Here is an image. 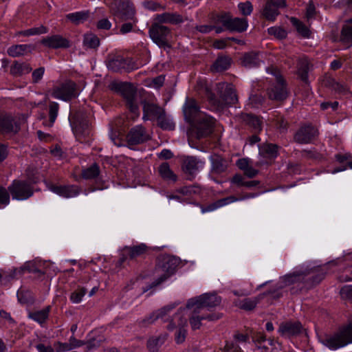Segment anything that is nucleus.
Listing matches in <instances>:
<instances>
[{"mask_svg": "<svg viewBox=\"0 0 352 352\" xmlns=\"http://www.w3.org/2000/svg\"><path fill=\"white\" fill-rule=\"evenodd\" d=\"M99 167L96 164L91 165L90 167L82 171V177L87 179H94L99 175Z\"/></svg>", "mask_w": 352, "mask_h": 352, "instance_id": "a19ab883", "label": "nucleus"}, {"mask_svg": "<svg viewBox=\"0 0 352 352\" xmlns=\"http://www.w3.org/2000/svg\"><path fill=\"white\" fill-rule=\"evenodd\" d=\"M231 182L238 186H243L245 184L243 177L241 175H235L232 179Z\"/></svg>", "mask_w": 352, "mask_h": 352, "instance_id": "338daca9", "label": "nucleus"}, {"mask_svg": "<svg viewBox=\"0 0 352 352\" xmlns=\"http://www.w3.org/2000/svg\"><path fill=\"white\" fill-rule=\"evenodd\" d=\"M284 6V0H270L267 2L263 14L267 19L273 21L278 14V8Z\"/></svg>", "mask_w": 352, "mask_h": 352, "instance_id": "aec40b11", "label": "nucleus"}, {"mask_svg": "<svg viewBox=\"0 0 352 352\" xmlns=\"http://www.w3.org/2000/svg\"><path fill=\"white\" fill-rule=\"evenodd\" d=\"M45 69L43 67H40L34 70L32 73V78L34 82H38L44 74Z\"/></svg>", "mask_w": 352, "mask_h": 352, "instance_id": "e2e57ef3", "label": "nucleus"}, {"mask_svg": "<svg viewBox=\"0 0 352 352\" xmlns=\"http://www.w3.org/2000/svg\"><path fill=\"white\" fill-rule=\"evenodd\" d=\"M158 124L163 129L173 130L175 129V123L173 120L170 118H166L164 113L157 120Z\"/></svg>", "mask_w": 352, "mask_h": 352, "instance_id": "ea45409f", "label": "nucleus"}, {"mask_svg": "<svg viewBox=\"0 0 352 352\" xmlns=\"http://www.w3.org/2000/svg\"><path fill=\"white\" fill-rule=\"evenodd\" d=\"M149 35L152 41L159 47H164L168 45L170 30L164 25L154 24L149 30Z\"/></svg>", "mask_w": 352, "mask_h": 352, "instance_id": "1a4fd4ad", "label": "nucleus"}, {"mask_svg": "<svg viewBox=\"0 0 352 352\" xmlns=\"http://www.w3.org/2000/svg\"><path fill=\"white\" fill-rule=\"evenodd\" d=\"M47 32V30L45 27L41 25L38 28H30L24 31H21L19 32V34L29 36L36 34H45Z\"/></svg>", "mask_w": 352, "mask_h": 352, "instance_id": "a18cd8bd", "label": "nucleus"}, {"mask_svg": "<svg viewBox=\"0 0 352 352\" xmlns=\"http://www.w3.org/2000/svg\"><path fill=\"white\" fill-rule=\"evenodd\" d=\"M89 16V12L88 11L76 12L66 15V18L76 25L85 22L88 19Z\"/></svg>", "mask_w": 352, "mask_h": 352, "instance_id": "7c9ffc66", "label": "nucleus"}, {"mask_svg": "<svg viewBox=\"0 0 352 352\" xmlns=\"http://www.w3.org/2000/svg\"><path fill=\"white\" fill-rule=\"evenodd\" d=\"M184 113L186 119L189 122H198L197 126V136L198 138H201L211 133L214 124V119L200 111L195 100L190 99L187 101L184 107Z\"/></svg>", "mask_w": 352, "mask_h": 352, "instance_id": "f257e3e1", "label": "nucleus"}, {"mask_svg": "<svg viewBox=\"0 0 352 352\" xmlns=\"http://www.w3.org/2000/svg\"><path fill=\"white\" fill-rule=\"evenodd\" d=\"M86 294V290L83 288L78 289L72 293L70 300L73 303H79Z\"/></svg>", "mask_w": 352, "mask_h": 352, "instance_id": "603ef678", "label": "nucleus"}, {"mask_svg": "<svg viewBox=\"0 0 352 352\" xmlns=\"http://www.w3.org/2000/svg\"><path fill=\"white\" fill-rule=\"evenodd\" d=\"M41 43L46 47L55 49L69 47V41L58 34L47 36L43 38Z\"/></svg>", "mask_w": 352, "mask_h": 352, "instance_id": "412c9836", "label": "nucleus"}, {"mask_svg": "<svg viewBox=\"0 0 352 352\" xmlns=\"http://www.w3.org/2000/svg\"><path fill=\"white\" fill-rule=\"evenodd\" d=\"M261 60L260 54L256 53L246 54L243 58V65L248 68H252L260 65Z\"/></svg>", "mask_w": 352, "mask_h": 352, "instance_id": "c85d7f7f", "label": "nucleus"}, {"mask_svg": "<svg viewBox=\"0 0 352 352\" xmlns=\"http://www.w3.org/2000/svg\"><path fill=\"white\" fill-rule=\"evenodd\" d=\"M125 60L120 56L109 60L107 67L109 69L118 72L124 67Z\"/></svg>", "mask_w": 352, "mask_h": 352, "instance_id": "58836bf2", "label": "nucleus"}, {"mask_svg": "<svg viewBox=\"0 0 352 352\" xmlns=\"http://www.w3.org/2000/svg\"><path fill=\"white\" fill-rule=\"evenodd\" d=\"M322 343L331 350H337L352 343V324L332 335L327 336L322 340Z\"/></svg>", "mask_w": 352, "mask_h": 352, "instance_id": "7ed1b4c3", "label": "nucleus"}, {"mask_svg": "<svg viewBox=\"0 0 352 352\" xmlns=\"http://www.w3.org/2000/svg\"><path fill=\"white\" fill-rule=\"evenodd\" d=\"M50 95L56 99L68 101L78 95L74 82L67 81L50 91Z\"/></svg>", "mask_w": 352, "mask_h": 352, "instance_id": "0eeeda50", "label": "nucleus"}, {"mask_svg": "<svg viewBox=\"0 0 352 352\" xmlns=\"http://www.w3.org/2000/svg\"><path fill=\"white\" fill-rule=\"evenodd\" d=\"M174 323L177 325V330L175 335V340L177 344H182L185 341L187 334V318L177 317V314L173 318Z\"/></svg>", "mask_w": 352, "mask_h": 352, "instance_id": "6ab92c4d", "label": "nucleus"}, {"mask_svg": "<svg viewBox=\"0 0 352 352\" xmlns=\"http://www.w3.org/2000/svg\"><path fill=\"white\" fill-rule=\"evenodd\" d=\"M215 21L221 23L223 26L229 30L243 32L247 30L248 23L245 18H234L232 19L228 13L218 15L215 19Z\"/></svg>", "mask_w": 352, "mask_h": 352, "instance_id": "423d86ee", "label": "nucleus"}, {"mask_svg": "<svg viewBox=\"0 0 352 352\" xmlns=\"http://www.w3.org/2000/svg\"><path fill=\"white\" fill-rule=\"evenodd\" d=\"M84 45L89 48H96L99 45L98 38L93 34H87L85 35Z\"/></svg>", "mask_w": 352, "mask_h": 352, "instance_id": "37998d69", "label": "nucleus"}, {"mask_svg": "<svg viewBox=\"0 0 352 352\" xmlns=\"http://www.w3.org/2000/svg\"><path fill=\"white\" fill-rule=\"evenodd\" d=\"M230 65V59L228 57H219L212 65L211 69L219 72L227 69Z\"/></svg>", "mask_w": 352, "mask_h": 352, "instance_id": "c9c22d12", "label": "nucleus"}, {"mask_svg": "<svg viewBox=\"0 0 352 352\" xmlns=\"http://www.w3.org/2000/svg\"><path fill=\"white\" fill-rule=\"evenodd\" d=\"M217 90L220 92V97L223 102H217L214 100L211 99V102L215 105L217 110L222 109L226 105L234 104L236 100V95L232 85L226 82H221L217 85Z\"/></svg>", "mask_w": 352, "mask_h": 352, "instance_id": "39448f33", "label": "nucleus"}, {"mask_svg": "<svg viewBox=\"0 0 352 352\" xmlns=\"http://www.w3.org/2000/svg\"><path fill=\"white\" fill-rule=\"evenodd\" d=\"M263 98L256 94L250 96L247 106L250 108H258L263 103Z\"/></svg>", "mask_w": 352, "mask_h": 352, "instance_id": "49530a36", "label": "nucleus"}, {"mask_svg": "<svg viewBox=\"0 0 352 352\" xmlns=\"http://www.w3.org/2000/svg\"><path fill=\"white\" fill-rule=\"evenodd\" d=\"M50 311V307H47L42 310L30 313L29 316L31 319L38 322L39 324L43 323L47 318Z\"/></svg>", "mask_w": 352, "mask_h": 352, "instance_id": "4c0bfd02", "label": "nucleus"}, {"mask_svg": "<svg viewBox=\"0 0 352 352\" xmlns=\"http://www.w3.org/2000/svg\"><path fill=\"white\" fill-rule=\"evenodd\" d=\"M340 295L342 298L352 299V285L343 287L341 289Z\"/></svg>", "mask_w": 352, "mask_h": 352, "instance_id": "bf43d9fd", "label": "nucleus"}, {"mask_svg": "<svg viewBox=\"0 0 352 352\" xmlns=\"http://www.w3.org/2000/svg\"><path fill=\"white\" fill-rule=\"evenodd\" d=\"M89 124L87 123L79 124L74 126V131L76 135H87L89 134Z\"/></svg>", "mask_w": 352, "mask_h": 352, "instance_id": "6e6d98bb", "label": "nucleus"}, {"mask_svg": "<svg viewBox=\"0 0 352 352\" xmlns=\"http://www.w3.org/2000/svg\"><path fill=\"white\" fill-rule=\"evenodd\" d=\"M111 10L116 19L121 21H134L135 11L133 5L128 1L115 0L111 6Z\"/></svg>", "mask_w": 352, "mask_h": 352, "instance_id": "20e7f679", "label": "nucleus"}, {"mask_svg": "<svg viewBox=\"0 0 352 352\" xmlns=\"http://www.w3.org/2000/svg\"><path fill=\"white\" fill-rule=\"evenodd\" d=\"M111 23L107 19H102L97 23V28L99 30H109Z\"/></svg>", "mask_w": 352, "mask_h": 352, "instance_id": "680f3d73", "label": "nucleus"}, {"mask_svg": "<svg viewBox=\"0 0 352 352\" xmlns=\"http://www.w3.org/2000/svg\"><path fill=\"white\" fill-rule=\"evenodd\" d=\"M10 203V195L5 188L0 186V204L4 206Z\"/></svg>", "mask_w": 352, "mask_h": 352, "instance_id": "4d7b16f0", "label": "nucleus"}, {"mask_svg": "<svg viewBox=\"0 0 352 352\" xmlns=\"http://www.w3.org/2000/svg\"><path fill=\"white\" fill-rule=\"evenodd\" d=\"M54 347L57 352H66L72 350L69 342L62 343L58 342L54 344Z\"/></svg>", "mask_w": 352, "mask_h": 352, "instance_id": "052dcab7", "label": "nucleus"}, {"mask_svg": "<svg viewBox=\"0 0 352 352\" xmlns=\"http://www.w3.org/2000/svg\"><path fill=\"white\" fill-rule=\"evenodd\" d=\"M315 15V7L313 4H309L306 10V17L308 21L311 19Z\"/></svg>", "mask_w": 352, "mask_h": 352, "instance_id": "774afa93", "label": "nucleus"}, {"mask_svg": "<svg viewBox=\"0 0 352 352\" xmlns=\"http://www.w3.org/2000/svg\"><path fill=\"white\" fill-rule=\"evenodd\" d=\"M175 307L174 305H168L166 307H163L160 310L158 311L157 314H153L148 318L144 319L142 320V326H144L147 324H151L157 318H162L165 316L168 311L172 310Z\"/></svg>", "mask_w": 352, "mask_h": 352, "instance_id": "72a5a7b5", "label": "nucleus"}, {"mask_svg": "<svg viewBox=\"0 0 352 352\" xmlns=\"http://www.w3.org/2000/svg\"><path fill=\"white\" fill-rule=\"evenodd\" d=\"M211 162V171L216 174L224 172L227 168L226 162L220 156L214 155L210 157Z\"/></svg>", "mask_w": 352, "mask_h": 352, "instance_id": "bb28decb", "label": "nucleus"}, {"mask_svg": "<svg viewBox=\"0 0 352 352\" xmlns=\"http://www.w3.org/2000/svg\"><path fill=\"white\" fill-rule=\"evenodd\" d=\"M317 130L311 126H305L299 129L295 135V140L298 143L307 144L317 135Z\"/></svg>", "mask_w": 352, "mask_h": 352, "instance_id": "dca6fc26", "label": "nucleus"}, {"mask_svg": "<svg viewBox=\"0 0 352 352\" xmlns=\"http://www.w3.org/2000/svg\"><path fill=\"white\" fill-rule=\"evenodd\" d=\"M36 348L38 352H54V349L50 345L38 344L36 346Z\"/></svg>", "mask_w": 352, "mask_h": 352, "instance_id": "69168bd1", "label": "nucleus"}, {"mask_svg": "<svg viewBox=\"0 0 352 352\" xmlns=\"http://www.w3.org/2000/svg\"><path fill=\"white\" fill-rule=\"evenodd\" d=\"M259 155L266 159L265 160H263V163H268L270 161L276 157L278 155L277 146L270 144H264L259 147Z\"/></svg>", "mask_w": 352, "mask_h": 352, "instance_id": "b1692460", "label": "nucleus"}, {"mask_svg": "<svg viewBox=\"0 0 352 352\" xmlns=\"http://www.w3.org/2000/svg\"><path fill=\"white\" fill-rule=\"evenodd\" d=\"M59 105L56 102H52L50 104V120L51 122V125L54 124L55 122L58 112Z\"/></svg>", "mask_w": 352, "mask_h": 352, "instance_id": "3c124183", "label": "nucleus"}, {"mask_svg": "<svg viewBox=\"0 0 352 352\" xmlns=\"http://www.w3.org/2000/svg\"><path fill=\"white\" fill-rule=\"evenodd\" d=\"M200 307L194 304L192 300H188L186 307L179 309L177 313V317L179 316L184 318V314H187L189 318L190 327L193 330L199 329L202 324L201 321L204 320L213 321L221 318L220 314H207Z\"/></svg>", "mask_w": 352, "mask_h": 352, "instance_id": "f03ea898", "label": "nucleus"}, {"mask_svg": "<svg viewBox=\"0 0 352 352\" xmlns=\"http://www.w3.org/2000/svg\"><path fill=\"white\" fill-rule=\"evenodd\" d=\"M250 160L248 158L239 159L236 162V165L242 170L245 175L249 177H253L257 174V171L250 165Z\"/></svg>", "mask_w": 352, "mask_h": 352, "instance_id": "c756f323", "label": "nucleus"}, {"mask_svg": "<svg viewBox=\"0 0 352 352\" xmlns=\"http://www.w3.org/2000/svg\"><path fill=\"white\" fill-rule=\"evenodd\" d=\"M175 264L174 258H164L163 264L162 265H158L155 269L156 273L158 276H160V278L155 283V285L160 284L175 272Z\"/></svg>", "mask_w": 352, "mask_h": 352, "instance_id": "9b49d317", "label": "nucleus"}, {"mask_svg": "<svg viewBox=\"0 0 352 352\" xmlns=\"http://www.w3.org/2000/svg\"><path fill=\"white\" fill-rule=\"evenodd\" d=\"M21 122L10 116L0 115V131L3 133H15L19 130Z\"/></svg>", "mask_w": 352, "mask_h": 352, "instance_id": "f8f14e48", "label": "nucleus"}, {"mask_svg": "<svg viewBox=\"0 0 352 352\" xmlns=\"http://www.w3.org/2000/svg\"><path fill=\"white\" fill-rule=\"evenodd\" d=\"M189 300H192L197 306L201 307L200 309L203 311L218 306L221 301L219 296L213 294H204Z\"/></svg>", "mask_w": 352, "mask_h": 352, "instance_id": "9d476101", "label": "nucleus"}, {"mask_svg": "<svg viewBox=\"0 0 352 352\" xmlns=\"http://www.w3.org/2000/svg\"><path fill=\"white\" fill-rule=\"evenodd\" d=\"M163 342L164 339L161 337H152L148 340L147 347L151 352H156Z\"/></svg>", "mask_w": 352, "mask_h": 352, "instance_id": "79ce46f5", "label": "nucleus"}, {"mask_svg": "<svg viewBox=\"0 0 352 352\" xmlns=\"http://www.w3.org/2000/svg\"><path fill=\"white\" fill-rule=\"evenodd\" d=\"M248 122L256 130L261 129L262 122L258 117L249 116Z\"/></svg>", "mask_w": 352, "mask_h": 352, "instance_id": "13d9d810", "label": "nucleus"}, {"mask_svg": "<svg viewBox=\"0 0 352 352\" xmlns=\"http://www.w3.org/2000/svg\"><path fill=\"white\" fill-rule=\"evenodd\" d=\"M240 12L243 15H250L253 10L252 3L250 1H245L244 3H240L238 5Z\"/></svg>", "mask_w": 352, "mask_h": 352, "instance_id": "5fc2aeb1", "label": "nucleus"}, {"mask_svg": "<svg viewBox=\"0 0 352 352\" xmlns=\"http://www.w3.org/2000/svg\"><path fill=\"white\" fill-rule=\"evenodd\" d=\"M31 46L25 44L16 45L10 47L8 49V54L12 57L23 56L30 51Z\"/></svg>", "mask_w": 352, "mask_h": 352, "instance_id": "2f4dec72", "label": "nucleus"}, {"mask_svg": "<svg viewBox=\"0 0 352 352\" xmlns=\"http://www.w3.org/2000/svg\"><path fill=\"white\" fill-rule=\"evenodd\" d=\"M31 70L32 68L28 64L18 62L14 63L10 68V72L14 76L26 74L30 73Z\"/></svg>", "mask_w": 352, "mask_h": 352, "instance_id": "473e14b6", "label": "nucleus"}, {"mask_svg": "<svg viewBox=\"0 0 352 352\" xmlns=\"http://www.w3.org/2000/svg\"><path fill=\"white\" fill-rule=\"evenodd\" d=\"M341 41L343 43H352V27L344 26L341 32Z\"/></svg>", "mask_w": 352, "mask_h": 352, "instance_id": "09e8293b", "label": "nucleus"}, {"mask_svg": "<svg viewBox=\"0 0 352 352\" xmlns=\"http://www.w3.org/2000/svg\"><path fill=\"white\" fill-rule=\"evenodd\" d=\"M159 173L162 178L166 180L175 182L177 176L170 168L168 163H162L159 167Z\"/></svg>", "mask_w": 352, "mask_h": 352, "instance_id": "f704fd0d", "label": "nucleus"}, {"mask_svg": "<svg viewBox=\"0 0 352 352\" xmlns=\"http://www.w3.org/2000/svg\"><path fill=\"white\" fill-rule=\"evenodd\" d=\"M302 326L299 322H287L280 324L278 332L283 337L297 336L301 332Z\"/></svg>", "mask_w": 352, "mask_h": 352, "instance_id": "a211bd4d", "label": "nucleus"}, {"mask_svg": "<svg viewBox=\"0 0 352 352\" xmlns=\"http://www.w3.org/2000/svg\"><path fill=\"white\" fill-rule=\"evenodd\" d=\"M126 250L127 252L129 254L130 257L134 258L142 254L145 252L146 246L142 244L140 245L128 248Z\"/></svg>", "mask_w": 352, "mask_h": 352, "instance_id": "de8ad7c7", "label": "nucleus"}, {"mask_svg": "<svg viewBox=\"0 0 352 352\" xmlns=\"http://www.w3.org/2000/svg\"><path fill=\"white\" fill-rule=\"evenodd\" d=\"M205 162L193 157H186L183 164L184 171L192 179L204 166Z\"/></svg>", "mask_w": 352, "mask_h": 352, "instance_id": "4468645a", "label": "nucleus"}, {"mask_svg": "<svg viewBox=\"0 0 352 352\" xmlns=\"http://www.w3.org/2000/svg\"><path fill=\"white\" fill-rule=\"evenodd\" d=\"M336 158V160L340 164H342V165L341 167L338 168H335L332 170H329V173L336 174L337 173L346 170L347 168L352 169V162L348 160L347 156L342 155H337Z\"/></svg>", "mask_w": 352, "mask_h": 352, "instance_id": "e433bc0d", "label": "nucleus"}, {"mask_svg": "<svg viewBox=\"0 0 352 352\" xmlns=\"http://www.w3.org/2000/svg\"><path fill=\"white\" fill-rule=\"evenodd\" d=\"M149 136L142 126H137L132 129L127 135V141L130 145L141 144L148 139Z\"/></svg>", "mask_w": 352, "mask_h": 352, "instance_id": "f3484780", "label": "nucleus"}, {"mask_svg": "<svg viewBox=\"0 0 352 352\" xmlns=\"http://www.w3.org/2000/svg\"><path fill=\"white\" fill-rule=\"evenodd\" d=\"M143 119L144 120H158L159 117L164 113L160 107L146 102L143 104Z\"/></svg>", "mask_w": 352, "mask_h": 352, "instance_id": "4be33fe9", "label": "nucleus"}, {"mask_svg": "<svg viewBox=\"0 0 352 352\" xmlns=\"http://www.w3.org/2000/svg\"><path fill=\"white\" fill-rule=\"evenodd\" d=\"M276 78L278 85L277 87H274V89H272L271 90H270L268 91V95L269 97L272 100H282L286 98L287 91L283 85V81L280 79V78L278 76H277Z\"/></svg>", "mask_w": 352, "mask_h": 352, "instance_id": "a878e982", "label": "nucleus"}, {"mask_svg": "<svg viewBox=\"0 0 352 352\" xmlns=\"http://www.w3.org/2000/svg\"><path fill=\"white\" fill-rule=\"evenodd\" d=\"M161 18L160 21L164 22L179 23L182 21L179 16L175 18L174 16H170L169 14L164 15Z\"/></svg>", "mask_w": 352, "mask_h": 352, "instance_id": "0e129e2a", "label": "nucleus"}, {"mask_svg": "<svg viewBox=\"0 0 352 352\" xmlns=\"http://www.w3.org/2000/svg\"><path fill=\"white\" fill-rule=\"evenodd\" d=\"M257 300L256 298L251 299V298H245L243 300H242L239 305V307L241 309H245V310H252L254 309L256 304Z\"/></svg>", "mask_w": 352, "mask_h": 352, "instance_id": "864d4df0", "label": "nucleus"}, {"mask_svg": "<svg viewBox=\"0 0 352 352\" xmlns=\"http://www.w3.org/2000/svg\"><path fill=\"white\" fill-rule=\"evenodd\" d=\"M120 91L122 96L127 100L129 108L133 114V116L138 117L140 115L138 107L133 102L135 94L133 86L129 83H122L120 85Z\"/></svg>", "mask_w": 352, "mask_h": 352, "instance_id": "ddd939ff", "label": "nucleus"}, {"mask_svg": "<svg viewBox=\"0 0 352 352\" xmlns=\"http://www.w3.org/2000/svg\"><path fill=\"white\" fill-rule=\"evenodd\" d=\"M291 22L293 24L294 26L296 27L297 31L303 36L308 37L309 34V29L304 25L301 22H300L296 18H292Z\"/></svg>", "mask_w": 352, "mask_h": 352, "instance_id": "c03bdc74", "label": "nucleus"}, {"mask_svg": "<svg viewBox=\"0 0 352 352\" xmlns=\"http://www.w3.org/2000/svg\"><path fill=\"white\" fill-rule=\"evenodd\" d=\"M13 199L25 200L33 194L30 184L28 182L14 181L8 187Z\"/></svg>", "mask_w": 352, "mask_h": 352, "instance_id": "6e6552de", "label": "nucleus"}, {"mask_svg": "<svg viewBox=\"0 0 352 352\" xmlns=\"http://www.w3.org/2000/svg\"><path fill=\"white\" fill-rule=\"evenodd\" d=\"M254 342L258 349L265 351L269 349V346H271L272 348H276V344L279 345V344L274 340H267L265 336L261 333H259L254 338Z\"/></svg>", "mask_w": 352, "mask_h": 352, "instance_id": "cd10ccee", "label": "nucleus"}, {"mask_svg": "<svg viewBox=\"0 0 352 352\" xmlns=\"http://www.w3.org/2000/svg\"><path fill=\"white\" fill-rule=\"evenodd\" d=\"M238 199L234 196H230L226 198H223L217 200V201L207 206L206 207L201 208V212L206 213L214 211L221 207L230 204L231 203L236 202Z\"/></svg>", "mask_w": 352, "mask_h": 352, "instance_id": "393cba45", "label": "nucleus"}, {"mask_svg": "<svg viewBox=\"0 0 352 352\" xmlns=\"http://www.w3.org/2000/svg\"><path fill=\"white\" fill-rule=\"evenodd\" d=\"M269 34L273 35L278 38H283L287 36V32L280 27H271L267 29Z\"/></svg>", "mask_w": 352, "mask_h": 352, "instance_id": "8fccbe9b", "label": "nucleus"}, {"mask_svg": "<svg viewBox=\"0 0 352 352\" xmlns=\"http://www.w3.org/2000/svg\"><path fill=\"white\" fill-rule=\"evenodd\" d=\"M49 190L52 192L62 197L63 198H72L76 197L80 193V189L78 186H57L52 185L49 187Z\"/></svg>", "mask_w": 352, "mask_h": 352, "instance_id": "2eb2a0df", "label": "nucleus"}, {"mask_svg": "<svg viewBox=\"0 0 352 352\" xmlns=\"http://www.w3.org/2000/svg\"><path fill=\"white\" fill-rule=\"evenodd\" d=\"M314 274V271L312 270H300L294 272L293 274L286 276L283 278V281L285 282V285H289L295 282L302 281L305 280V277L308 276L309 277L307 278H309L311 277L310 275Z\"/></svg>", "mask_w": 352, "mask_h": 352, "instance_id": "5701e85b", "label": "nucleus"}]
</instances>
